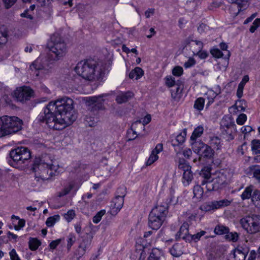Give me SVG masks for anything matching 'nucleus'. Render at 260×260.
I'll use <instances>...</instances> for the list:
<instances>
[{"label":"nucleus","instance_id":"nucleus-36","mask_svg":"<svg viewBox=\"0 0 260 260\" xmlns=\"http://www.w3.org/2000/svg\"><path fill=\"white\" fill-rule=\"evenodd\" d=\"M193 192L194 194L193 198H196L197 199H201L203 197L204 193L203 188L200 185L197 184L194 186Z\"/></svg>","mask_w":260,"mask_h":260},{"label":"nucleus","instance_id":"nucleus-9","mask_svg":"<svg viewBox=\"0 0 260 260\" xmlns=\"http://www.w3.org/2000/svg\"><path fill=\"white\" fill-rule=\"evenodd\" d=\"M53 65L52 63L48 64L46 66H43L41 64L38 59L34 61L30 66V69L32 71H35L36 76L43 78L49 76L53 71Z\"/></svg>","mask_w":260,"mask_h":260},{"label":"nucleus","instance_id":"nucleus-16","mask_svg":"<svg viewBox=\"0 0 260 260\" xmlns=\"http://www.w3.org/2000/svg\"><path fill=\"white\" fill-rule=\"evenodd\" d=\"M224 121L223 120L221 121V126H225V128H223L222 131V135L223 138L225 139L228 141H230L234 139L233 131L234 127L232 122L228 123L226 125L224 124Z\"/></svg>","mask_w":260,"mask_h":260},{"label":"nucleus","instance_id":"nucleus-45","mask_svg":"<svg viewBox=\"0 0 260 260\" xmlns=\"http://www.w3.org/2000/svg\"><path fill=\"white\" fill-rule=\"evenodd\" d=\"M40 242L37 239L31 238L29 241V247L31 250H35L40 245Z\"/></svg>","mask_w":260,"mask_h":260},{"label":"nucleus","instance_id":"nucleus-53","mask_svg":"<svg viewBox=\"0 0 260 260\" xmlns=\"http://www.w3.org/2000/svg\"><path fill=\"white\" fill-rule=\"evenodd\" d=\"M260 26V18H256L249 28V31L253 33Z\"/></svg>","mask_w":260,"mask_h":260},{"label":"nucleus","instance_id":"nucleus-2","mask_svg":"<svg viewBox=\"0 0 260 260\" xmlns=\"http://www.w3.org/2000/svg\"><path fill=\"white\" fill-rule=\"evenodd\" d=\"M32 170L35 172V179L37 181L48 180L61 172L56 160L48 154L43 155L41 158H36Z\"/></svg>","mask_w":260,"mask_h":260},{"label":"nucleus","instance_id":"nucleus-22","mask_svg":"<svg viewBox=\"0 0 260 260\" xmlns=\"http://www.w3.org/2000/svg\"><path fill=\"white\" fill-rule=\"evenodd\" d=\"M248 253V250L242 247L235 249L233 252L234 260H245Z\"/></svg>","mask_w":260,"mask_h":260},{"label":"nucleus","instance_id":"nucleus-35","mask_svg":"<svg viewBox=\"0 0 260 260\" xmlns=\"http://www.w3.org/2000/svg\"><path fill=\"white\" fill-rule=\"evenodd\" d=\"M229 232H230L229 228L221 224L216 225L214 229V233L216 235H226Z\"/></svg>","mask_w":260,"mask_h":260},{"label":"nucleus","instance_id":"nucleus-48","mask_svg":"<svg viewBox=\"0 0 260 260\" xmlns=\"http://www.w3.org/2000/svg\"><path fill=\"white\" fill-rule=\"evenodd\" d=\"M165 83L168 87H171L175 85V78L171 76H167L165 78Z\"/></svg>","mask_w":260,"mask_h":260},{"label":"nucleus","instance_id":"nucleus-31","mask_svg":"<svg viewBox=\"0 0 260 260\" xmlns=\"http://www.w3.org/2000/svg\"><path fill=\"white\" fill-rule=\"evenodd\" d=\"M248 81V76L245 75L243 77L241 82L239 84L237 91V95L238 98H240L242 96L244 86L246 83Z\"/></svg>","mask_w":260,"mask_h":260},{"label":"nucleus","instance_id":"nucleus-44","mask_svg":"<svg viewBox=\"0 0 260 260\" xmlns=\"http://www.w3.org/2000/svg\"><path fill=\"white\" fill-rule=\"evenodd\" d=\"M205 103V100L203 98L197 99L194 104V108L199 111L203 110Z\"/></svg>","mask_w":260,"mask_h":260},{"label":"nucleus","instance_id":"nucleus-3","mask_svg":"<svg viewBox=\"0 0 260 260\" xmlns=\"http://www.w3.org/2000/svg\"><path fill=\"white\" fill-rule=\"evenodd\" d=\"M75 71L77 74L86 80L100 81L105 74V69L101 63L89 59L81 60L76 65Z\"/></svg>","mask_w":260,"mask_h":260},{"label":"nucleus","instance_id":"nucleus-19","mask_svg":"<svg viewBox=\"0 0 260 260\" xmlns=\"http://www.w3.org/2000/svg\"><path fill=\"white\" fill-rule=\"evenodd\" d=\"M211 179L217 190L221 188L225 182V177L221 173H216L213 176H211Z\"/></svg>","mask_w":260,"mask_h":260},{"label":"nucleus","instance_id":"nucleus-37","mask_svg":"<svg viewBox=\"0 0 260 260\" xmlns=\"http://www.w3.org/2000/svg\"><path fill=\"white\" fill-rule=\"evenodd\" d=\"M206 232L204 231H201L200 232H198V233L196 234H190L187 238V241H194V242H197L199 241L201 238L204 236Z\"/></svg>","mask_w":260,"mask_h":260},{"label":"nucleus","instance_id":"nucleus-34","mask_svg":"<svg viewBox=\"0 0 260 260\" xmlns=\"http://www.w3.org/2000/svg\"><path fill=\"white\" fill-rule=\"evenodd\" d=\"M193 178V174L191 169L189 171L183 172V183L184 185H188L192 181Z\"/></svg>","mask_w":260,"mask_h":260},{"label":"nucleus","instance_id":"nucleus-50","mask_svg":"<svg viewBox=\"0 0 260 260\" xmlns=\"http://www.w3.org/2000/svg\"><path fill=\"white\" fill-rule=\"evenodd\" d=\"M245 104V102L244 101H237L235 105V109L238 111H244L245 109V107L244 106Z\"/></svg>","mask_w":260,"mask_h":260},{"label":"nucleus","instance_id":"nucleus-7","mask_svg":"<svg viewBox=\"0 0 260 260\" xmlns=\"http://www.w3.org/2000/svg\"><path fill=\"white\" fill-rule=\"evenodd\" d=\"M51 40V44L49 47L51 57L54 60H58L66 54V44L58 34L52 36Z\"/></svg>","mask_w":260,"mask_h":260},{"label":"nucleus","instance_id":"nucleus-26","mask_svg":"<svg viewBox=\"0 0 260 260\" xmlns=\"http://www.w3.org/2000/svg\"><path fill=\"white\" fill-rule=\"evenodd\" d=\"M190 143L193 151L195 153L198 154H200L205 144L202 142L201 141L197 140L190 141Z\"/></svg>","mask_w":260,"mask_h":260},{"label":"nucleus","instance_id":"nucleus-13","mask_svg":"<svg viewBox=\"0 0 260 260\" xmlns=\"http://www.w3.org/2000/svg\"><path fill=\"white\" fill-rule=\"evenodd\" d=\"M200 175L203 178L201 185L203 186L205 185L207 191L217 190V189H215V187H214L215 186L211 179V176L209 171L202 170Z\"/></svg>","mask_w":260,"mask_h":260},{"label":"nucleus","instance_id":"nucleus-32","mask_svg":"<svg viewBox=\"0 0 260 260\" xmlns=\"http://www.w3.org/2000/svg\"><path fill=\"white\" fill-rule=\"evenodd\" d=\"M172 98L175 101H178L182 96V88L178 85H176L175 89L171 90Z\"/></svg>","mask_w":260,"mask_h":260},{"label":"nucleus","instance_id":"nucleus-60","mask_svg":"<svg viewBox=\"0 0 260 260\" xmlns=\"http://www.w3.org/2000/svg\"><path fill=\"white\" fill-rule=\"evenodd\" d=\"M136 135V132L135 131L133 130L132 128L128 130L127 131V136L128 137V141H132L135 139L137 137L135 135Z\"/></svg>","mask_w":260,"mask_h":260},{"label":"nucleus","instance_id":"nucleus-56","mask_svg":"<svg viewBox=\"0 0 260 260\" xmlns=\"http://www.w3.org/2000/svg\"><path fill=\"white\" fill-rule=\"evenodd\" d=\"M247 116L245 114H241L237 118L236 122L239 125H242L246 120Z\"/></svg>","mask_w":260,"mask_h":260},{"label":"nucleus","instance_id":"nucleus-17","mask_svg":"<svg viewBox=\"0 0 260 260\" xmlns=\"http://www.w3.org/2000/svg\"><path fill=\"white\" fill-rule=\"evenodd\" d=\"M79 187L80 185L76 182L71 181L61 191L58 192L57 196L59 197H63L68 194L72 190L76 192Z\"/></svg>","mask_w":260,"mask_h":260},{"label":"nucleus","instance_id":"nucleus-12","mask_svg":"<svg viewBox=\"0 0 260 260\" xmlns=\"http://www.w3.org/2000/svg\"><path fill=\"white\" fill-rule=\"evenodd\" d=\"M228 1L232 3L229 11L233 17L237 16L241 11L245 9V7L247 5V0H228Z\"/></svg>","mask_w":260,"mask_h":260},{"label":"nucleus","instance_id":"nucleus-29","mask_svg":"<svg viewBox=\"0 0 260 260\" xmlns=\"http://www.w3.org/2000/svg\"><path fill=\"white\" fill-rule=\"evenodd\" d=\"M201 153H202L201 155L204 157L211 158L213 155L214 151L211 146L205 144L201 152Z\"/></svg>","mask_w":260,"mask_h":260},{"label":"nucleus","instance_id":"nucleus-38","mask_svg":"<svg viewBox=\"0 0 260 260\" xmlns=\"http://www.w3.org/2000/svg\"><path fill=\"white\" fill-rule=\"evenodd\" d=\"M8 41L7 31L4 26H0V45L5 44Z\"/></svg>","mask_w":260,"mask_h":260},{"label":"nucleus","instance_id":"nucleus-28","mask_svg":"<svg viewBox=\"0 0 260 260\" xmlns=\"http://www.w3.org/2000/svg\"><path fill=\"white\" fill-rule=\"evenodd\" d=\"M143 74L144 72L143 70L139 67H136L129 73V77L131 79L135 78L137 80L140 78Z\"/></svg>","mask_w":260,"mask_h":260},{"label":"nucleus","instance_id":"nucleus-54","mask_svg":"<svg viewBox=\"0 0 260 260\" xmlns=\"http://www.w3.org/2000/svg\"><path fill=\"white\" fill-rule=\"evenodd\" d=\"M183 69L181 67L176 66L172 70V74L176 76H180L183 74Z\"/></svg>","mask_w":260,"mask_h":260},{"label":"nucleus","instance_id":"nucleus-4","mask_svg":"<svg viewBox=\"0 0 260 260\" xmlns=\"http://www.w3.org/2000/svg\"><path fill=\"white\" fill-rule=\"evenodd\" d=\"M9 155V164L20 169H24L27 165L31 156L30 151L25 147H17L11 150Z\"/></svg>","mask_w":260,"mask_h":260},{"label":"nucleus","instance_id":"nucleus-43","mask_svg":"<svg viewBox=\"0 0 260 260\" xmlns=\"http://www.w3.org/2000/svg\"><path fill=\"white\" fill-rule=\"evenodd\" d=\"M151 118L150 115H146L143 119L137 120L135 122L132 124L133 127H135L138 124H143V125L144 126L146 124L149 123L151 121Z\"/></svg>","mask_w":260,"mask_h":260},{"label":"nucleus","instance_id":"nucleus-33","mask_svg":"<svg viewBox=\"0 0 260 260\" xmlns=\"http://www.w3.org/2000/svg\"><path fill=\"white\" fill-rule=\"evenodd\" d=\"M204 127L202 125L197 127L193 131L190 137V141L197 140L198 138L200 137L203 133Z\"/></svg>","mask_w":260,"mask_h":260},{"label":"nucleus","instance_id":"nucleus-8","mask_svg":"<svg viewBox=\"0 0 260 260\" xmlns=\"http://www.w3.org/2000/svg\"><path fill=\"white\" fill-rule=\"evenodd\" d=\"M242 228L250 234L260 232V215H252L242 218L240 221Z\"/></svg>","mask_w":260,"mask_h":260},{"label":"nucleus","instance_id":"nucleus-42","mask_svg":"<svg viewBox=\"0 0 260 260\" xmlns=\"http://www.w3.org/2000/svg\"><path fill=\"white\" fill-rule=\"evenodd\" d=\"M178 168L182 170L183 172L189 171L191 168V166L184 159L179 160Z\"/></svg>","mask_w":260,"mask_h":260},{"label":"nucleus","instance_id":"nucleus-39","mask_svg":"<svg viewBox=\"0 0 260 260\" xmlns=\"http://www.w3.org/2000/svg\"><path fill=\"white\" fill-rule=\"evenodd\" d=\"M251 150L255 154H260V140L255 139L252 141Z\"/></svg>","mask_w":260,"mask_h":260},{"label":"nucleus","instance_id":"nucleus-6","mask_svg":"<svg viewBox=\"0 0 260 260\" xmlns=\"http://www.w3.org/2000/svg\"><path fill=\"white\" fill-rule=\"evenodd\" d=\"M168 205L164 203L158 205L150 212L148 218V225L154 230H157L162 224L168 213Z\"/></svg>","mask_w":260,"mask_h":260},{"label":"nucleus","instance_id":"nucleus-10","mask_svg":"<svg viewBox=\"0 0 260 260\" xmlns=\"http://www.w3.org/2000/svg\"><path fill=\"white\" fill-rule=\"evenodd\" d=\"M33 91L28 87H23L17 88L13 93V96L18 101L23 102L28 101L32 96Z\"/></svg>","mask_w":260,"mask_h":260},{"label":"nucleus","instance_id":"nucleus-18","mask_svg":"<svg viewBox=\"0 0 260 260\" xmlns=\"http://www.w3.org/2000/svg\"><path fill=\"white\" fill-rule=\"evenodd\" d=\"M124 203V199L121 197H115L112 200L111 205V212L112 214H116L122 208Z\"/></svg>","mask_w":260,"mask_h":260},{"label":"nucleus","instance_id":"nucleus-51","mask_svg":"<svg viewBox=\"0 0 260 260\" xmlns=\"http://www.w3.org/2000/svg\"><path fill=\"white\" fill-rule=\"evenodd\" d=\"M76 241V237L73 234H70L68 237V244H67V248L68 250H70L72 247V246L74 244Z\"/></svg>","mask_w":260,"mask_h":260},{"label":"nucleus","instance_id":"nucleus-25","mask_svg":"<svg viewBox=\"0 0 260 260\" xmlns=\"http://www.w3.org/2000/svg\"><path fill=\"white\" fill-rule=\"evenodd\" d=\"M254 190V186L252 185L247 186L241 195L242 200H245L251 198L252 201V196H253V191Z\"/></svg>","mask_w":260,"mask_h":260},{"label":"nucleus","instance_id":"nucleus-1","mask_svg":"<svg viewBox=\"0 0 260 260\" xmlns=\"http://www.w3.org/2000/svg\"><path fill=\"white\" fill-rule=\"evenodd\" d=\"M74 101L65 96L50 102L38 116L40 122H45L50 128L61 130L71 125L77 119L74 110Z\"/></svg>","mask_w":260,"mask_h":260},{"label":"nucleus","instance_id":"nucleus-20","mask_svg":"<svg viewBox=\"0 0 260 260\" xmlns=\"http://www.w3.org/2000/svg\"><path fill=\"white\" fill-rule=\"evenodd\" d=\"M162 149V144L160 143L157 144L155 149L152 151L151 154L146 162L147 165H151L154 161L157 160L158 158L157 154L161 152Z\"/></svg>","mask_w":260,"mask_h":260},{"label":"nucleus","instance_id":"nucleus-41","mask_svg":"<svg viewBox=\"0 0 260 260\" xmlns=\"http://www.w3.org/2000/svg\"><path fill=\"white\" fill-rule=\"evenodd\" d=\"M59 218L60 216L58 215L49 217L46 221V224L48 227L52 226L57 221L59 220Z\"/></svg>","mask_w":260,"mask_h":260},{"label":"nucleus","instance_id":"nucleus-47","mask_svg":"<svg viewBox=\"0 0 260 260\" xmlns=\"http://www.w3.org/2000/svg\"><path fill=\"white\" fill-rule=\"evenodd\" d=\"M207 260H220V255L215 251L209 252L207 254Z\"/></svg>","mask_w":260,"mask_h":260},{"label":"nucleus","instance_id":"nucleus-27","mask_svg":"<svg viewBox=\"0 0 260 260\" xmlns=\"http://www.w3.org/2000/svg\"><path fill=\"white\" fill-rule=\"evenodd\" d=\"M249 170L252 177L260 182V167L257 165H253L249 167Z\"/></svg>","mask_w":260,"mask_h":260},{"label":"nucleus","instance_id":"nucleus-64","mask_svg":"<svg viewBox=\"0 0 260 260\" xmlns=\"http://www.w3.org/2000/svg\"><path fill=\"white\" fill-rule=\"evenodd\" d=\"M60 239H57L56 240L52 241L49 244V247L52 249H54L56 248V247L59 245L60 243Z\"/></svg>","mask_w":260,"mask_h":260},{"label":"nucleus","instance_id":"nucleus-46","mask_svg":"<svg viewBox=\"0 0 260 260\" xmlns=\"http://www.w3.org/2000/svg\"><path fill=\"white\" fill-rule=\"evenodd\" d=\"M225 238L228 241H232L233 242H236L238 241L239 238V235L236 232L234 233H227L226 235H225Z\"/></svg>","mask_w":260,"mask_h":260},{"label":"nucleus","instance_id":"nucleus-52","mask_svg":"<svg viewBox=\"0 0 260 260\" xmlns=\"http://www.w3.org/2000/svg\"><path fill=\"white\" fill-rule=\"evenodd\" d=\"M257 202V205L260 206V191L255 189L253 191L252 196V202Z\"/></svg>","mask_w":260,"mask_h":260},{"label":"nucleus","instance_id":"nucleus-11","mask_svg":"<svg viewBox=\"0 0 260 260\" xmlns=\"http://www.w3.org/2000/svg\"><path fill=\"white\" fill-rule=\"evenodd\" d=\"M231 204V202L226 199L220 201H214L205 203L202 206V209L206 211H210L226 207Z\"/></svg>","mask_w":260,"mask_h":260},{"label":"nucleus","instance_id":"nucleus-58","mask_svg":"<svg viewBox=\"0 0 260 260\" xmlns=\"http://www.w3.org/2000/svg\"><path fill=\"white\" fill-rule=\"evenodd\" d=\"M196 63V60L191 57H190L187 61L184 63V67L186 69L189 68L193 66Z\"/></svg>","mask_w":260,"mask_h":260},{"label":"nucleus","instance_id":"nucleus-62","mask_svg":"<svg viewBox=\"0 0 260 260\" xmlns=\"http://www.w3.org/2000/svg\"><path fill=\"white\" fill-rule=\"evenodd\" d=\"M208 29V27L204 23L201 24L198 27V31L199 33L202 34Z\"/></svg>","mask_w":260,"mask_h":260},{"label":"nucleus","instance_id":"nucleus-5","mask_svg":"<svg viewBox=\"0 0 260 260\" xmlns=\"http://www.w3.org/2000/svg\"><path fill=\"white\" fill-rule=\"evenodd\" d=\"M22 121L16 116L0 117V138L15 134L22 128Z\"/></svg>","mask_w":260,"mask_h":260},{"label":"nucleus","instance_id":"nucleus-57","mask_svg":"<svg viewBox=\"0 0 260 260\" xmlns=\"http://www.w3.org/2000/svg\"><path fill=\"white\" fill-rule=\"evenodd\" d=\"M210 52L214 57L216 58H220L223 56L222 52L219 49H213Z\"/></svg>","mask_w":260,"mask_h":260},{"label":"nucleus","instance_id":"nucleus-63","mask_svg":"<svg viewBox=\"0 0 260 260\" xmlns=\"http://www.w3.org/2000/svg\"><path fill=\"white\" fill-rule=\"evenodd\" d=\"M5 7L7 9H9L17 1V0H3Z\"/></svg>","mask_w":260,"mask_h":260},{"label":"nucleus","instance_id":"nucleus-23","mask_svg":"<svg viewBox=\"0 0 260 260\" xmlns=\"http://www.w3.org/2000/svg\"><path fill=\"white\" fill-rule=\"evenodd\" d=\"M133 95V93L131 91L120 92L117 95L115 100L118 104H121L127 102Z\"/></svg>","mask_w":260,"mask_h":260},{"label":"nucleus","instance_id":"nucleus-14","mask_svg":"<svg viewBox=\"0 0 260 260\" xmlns=\"http://www.w3.org/2000/svg\"><path fill=\"white\" fill-rule=\"evenodd\" d=\"M104 95H100L99 96H91L87 98L86 102L88 106L91 108V111L101 109L103 107V103L104 100L103 99Z\"/></svg>","mask_w":260,"mask_h":260},{"label":"nucleus","instance_id":"nucleus-21","mask_svg":"<svg viewBox=\"0 0 260 260\" xmlns=\"http://www.w3.org/2000/svg\"><path fill=\"white\" fill-rule=\"evenodd\" d=\"M189 224L187 221L184 222L180 226L179 232L177 233L176 236L179 238H182L187 241L189 234Z\"/></svg>","mask_w":260,"mask_h":260},{"label":"nucleus","instance_id":"nucleus-30","mask_svg":"<svg viewBox=\"0 0 260 260\" xmlns=\"http://www.w3.org/2000/svg\"><path fill=\"white\" fill-rule=\"evenodd\" d=\"M170 252L174 257H179L183 253L181 246L179 244H174L170 249Z\"/></svg>","mask_w":260,"mask_h":260},{"label":"nucleus","instance_id":"nucleus-61","mask_svg":"<svg viewBox=\"0 0 260 260\" xmlns=\"http://www.w3.org/2000/svg\"><path fill=\"white\" fill-rule=\"evenodd\" d=\"M11 260H21L16 253L15 249H13L9 253Z\"/></svg>","mask_w":260,"mask_h":260},{"label":"nucleus","instance_id":"nucleus-24","mask_svg":"<svg viewBox=\"0 0 260 260\" xmlns=\"http://www.w3.org/2000/svg\"><path fill=\"white\" fill-rule=\"evenodd\" d=\"M186 136V129H184L183 133L178 134L175 139L172 140V145L174 147H176L177 145H182L185 141Z\"/></svg>","mask_w":260,"mask_h":260},{"label":"nucleus","instance_id":"nucleus-40","mask_svg":"<svg viewBox=\"0 0 260 260\" xmlns=\"http://www.w3.org/2000/svg\"><path fill=\"white\" fill-rule=\"evenodd\" d=\"M209 144L211 147H213L214 149L217 150L219 149L220 147V140L217 137L211 138L210 140Z\"/></svg>","mask_w":260,"mask_h":260},{"label":"nucleus","instance_id":"nucleus-55","mask_svg":"<svg viewBox=\"0 0 260 260\" xmlns=\"http://www.w3.org/2000/svg\"><path fill=\"white\" fill-rule=\"evenodd\" d=\"M125 194H126V190H125V188L124 186L120 187L117 189V190L116 191V197H120L121 198H124Z\"/></svg>","mask_w":260,"mask_h":260},{"label":"nucleus","instance_id":"nucleus-15","mask_svg":"<svg viewBox=\"0 0 260 260\" xmlns=\"http://www.w3.org/2000/svg\"><path fill=\"white\" fill-rule=\"evenodd\" d=\"M91 240L88 239H84L80 243L78 249L76 250L75 254L77 256V259L79 260L83 256L87 249L89 247Z\"/></svg>","mask_w":260,"mask_h":260},{"label":"nucleus","instance_id":"nucleus-49","mask_svg":"<svg viewBox=\"0 0 260 260\" xmlns=\"http://www.w3.org/2000/svg\"><path fill=\"white\" fill-rule=\"evenodd\" d=\"M105 210H101L100 211L98 212L92 218L93 222L94 223H99L101 221L102 216L105 214Z\"/></svg>","mask_w":260,"mask_h":260},{"label":"nucleus","instance_id":"nucleus-59","mask_svg":"<svg viewBox=\"0 0 260 260\" xmlns=\"http://www.w3.org/2000/svg\"><path fill=\"white\" fill-rule=\"evenodd\" d=\"M75 216V213L73 210H69L64 215L66 219L68 220V222L71 221L74 218Z\"/></svg>","mask_w":260,"mask_h":260}]
</instances>
